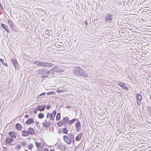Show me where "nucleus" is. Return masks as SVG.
I'll use <instances>...</instances> for the list:
<instances>
[{"mask_svg": "<svg viewBox=\"0 0 151 151\" xmlns=\"http://www.w3.org/2000/svg\"><path fill=\"white\" fill-rule=\"evenodd\" d=\"M35 143L37 148H39L41 145V143H38L36 141H35Z\"/></svg>", "mask_w": 151, "mask_h": 151, "instance_id": "nucleus-30", "label": "nucleus"}, {"mask_svg": "<svg viewBox=\"0 0 151 151\" xmlns=\"http://www.w3.org/2000/svg\"><path fill=\"white\" fill-rule=\"evenodd\" d=\"M67 134L69 137L70 139L72 140V142L73 143H74L75 142V140L74 139V136L73 134L72 133H69L68 134Z\"/></svg>", "mask_w": 151, "mask_h": 151, "instance_id": "nucleus-14", "label": "nucleus"}, {"mask_svg": "<svg viewBox=\"0 0 151 151\" xmlns=\"http://www.w3.org/2000/svg\"><path fill=\"white\" fill-rule=\"evenodd\" d=\"M34 122V120L32 118L28 119L25 122V124L29 125L33 123Z\"/></svg>", "mask_w": 151, "mask_h": 151, "instance_id": "nucleus-17", "label": "nucleus"}, {"mask_svg": "<svg viewBox=\"0 0 151 151\" xmlns=\"http://www.w3.org/2000/svg\"><path fill=\"white\" fill-rule=\"evenodd\" d=\"M33 147V145L32 144H30L28 145V147L29 150H31Z\"/></svg>", "mask_w": 151, "mask_h": 151, "instance_id": "nucleus-31", "label": "nucleus"}, {"mask_svg": "<svg viewBox=\"0 0 151 151\" xmlns=\"http://www.w3.org/2000/svg\"><path fill=\"white\" fill-rule=\"evenodd\" d=\"M73 73L75 75L80 77L85 78L87 77V74L79 67H76L73 69Z\"/></svg>", "mask_w": 151, "mask_h": 151, "instance_id": "nucleus-1", "label": "nucleus"}, {"mask_svg": "<svg viewBox=\"0 0 151 151\" xmlns=\"http://www.w3.org/2000/svg\"><path fill=\"white\" fill-rule=\"evenodd\" d=\"M50 151H54L53 150H50Z\"/></svg>", "mask_w": 151, "mask_h": 151, "instance_id": "nucleus-46", "label": "nucleus"}, {"mask_svg": "<svg viewBox=\"0 0 151 151\" xmlns=\"http://www.w3.org/2000/svg\"><path fill=\"white\" fill-rule=\"evenodd\" d=\"M69 123V117L68 116L63 117L62 120L57 123L59 127H60L63 125L66 126Z\"/></svg>", "mask_w": 151, "mask_h": 151, "instance_id": "nucleus-2", "label": "nucleus"}, {"mask_svg": "<svg viewBox=\"0 0 151 151\" xmlns=\"http://www.w3.org/2000/svg\"><path fill=\"white\" fill-rule=\"evenodd\" d=\"M71 108V107L70 106H66V108L67 109H70Z\"/></svg>", "mask_w": 151, "mask_h": 151, "instance_id": "nucleus-37", "label": "nucleus"}, {"mask_svg": "<svg viewBox=\"0 0 151 151\" xmlns=\"http://www.w3.org/2000/svg\"><path fill=\"white\" fill-rule=\"evenodd\" d=\"M53 65V64L51 63L45 62L44 66L52 67Z\"/></svg>", "mask_w": 151, "mask_h": 151, "instance_id": "nucleus-23", "label": "nucleus"}, {"mask_svg": "<svg viewBox=\"0 0 151 151\" xmlns=\"http://www.w3.org/2000/svg\"><path fill=\"white\" fill-rule=\"evenodd\" d=\"M21 146L20 145H17L15 147L16 148L17 150H19L21 148Z\"/></svg>", "mask_w": 151, "mask_h": 151, "instance_id": "nucleus-32", "label": "nucleus"}, {"mask_svg": "<svg viewBox=\"0 0 151 151\" xmlns=\"http://www.w3.org/2000/svg\"><path fill=\"white\" fill-rule=\"evenodd\" d=\"M28 132H29V134H30L31 135H33L34 134V131L32 128H29L28 129Z\"/></svg>", "mask_w": 151, "mask_h": 151, "instance_id": "nucleus-21", "label": "nucleus"}, {"mask_svg": "<svg viewBox=\"0 0 151 151\" xmlns=\"http://www.w3.org/2000/svg\"><path fill=\"white\" fill-rule=\"evenodd\" d=\"M150 115H151V112L150 113Z\"/></svg>", "mask_w": 151, "mask_h": 151, "instance_id": "nucleus-48", "label": "nucleus"}, {"mask_svg": "<svg viewBox=\"0 0 151 151\" xmlns=\"http://www.w3.org/2000/svg\"><path fill=\"white\" fill-rule=\"evenodd\" d=\"M8 23L11 28L12 29H14V27L13 25L12 24V22L11 21H8Z\"/></svg>", "mask_w": 151, "mask_h": 151, "instance_id": "nucleus-28", "label": "nucleus"}, {"mask_svg": "<svg viewBox=\"0 0 151 151\" xmlns=\"http://www.w3.org/2000/svg\"><path fill=\"white\" fill-rule=\"evenodd\" d=\"M25 116L26 118H28L29 117V115H26Z\"/></svg>", "mask_w": 151, "mask_h": 151, "instance_id": "nucleus-43", "label": "nucleus"}, {"mask_svg": "<svg viewBox=\"0 0 151 151\" xmlns=\"http://www.w3.org/2000/svg\"><path fill=\"white\" fill-rule=\"evenodd\" d=\"M34 113L35 114H37V111L35 110L34 111Z\"/></svg>", "mask_w": 151, "mask_h": 151, "instance_id": "nucleus-44", "label": "nucleus"}, {"mask_svg": "<svg viewBox=\"0 0 151 151\" xmlns=\"http://www.w3.org/2000/svg\"><path fill=\"white\" fill-rule=\"evenodd\" d=\"M112 15L109 14H108L107 17H106L105 18V21L109 22V23H111V22L112 20Z\"/></svg>", "mask_w": 151, "mask_h": 151, "instance_id": "nucleus-9", "label": "nucleus"}, {"mask_svg": "<svg viewBox=\"0 0 151 151\" xmlns=\"http://www.w3.org/2000/svg\"><path fill=\"white\" fill-rule=\"evenodd\" d=\"M7 151V150H5V151Z\"/></svg>", "mask_w": 151, "mask_h": 151, "instance_id": "nucleus-47", "label": "nucleus"}, {"mask_svg": "<svg viewBox=\"0 0 151 151\" xmlns=\"http://www.w3.org/2000/svg\"><path fill=\"white\" fill-rule=\"evenodd\" d=\"M56 111L55 110H54L52 114L49 113L47 115V118L50 119V120H53L55 118V116L56 114Z\"/></svg>", "mask_w": 151, "mask_h": 151, "instance_id": "nucleus-3", "label": "nucleus"}, {"mask_svg": "<svg viewBox=\"0 0 151 151\" xmlns=\"http://www.w3.org/2000/svg\"><path fill=\"white\" fill-rule=\"evenodd\" d=\"M3 64L4 65H5L6 67L8 66V65H7V64H6V63H3Z\"/></svg>", "mask_w": 151, "mask_h": 151, "instance_id": "nucleus-40", "label": "nucleus"}, {"mask_svg": "<svg viewBox=\"0 0 151 151\" xmlns=\"http://www.w3.org/2000/svg\"><path fill=\"white\" fill-rule=\"evenodd\" d=\"M50 124V120L48 121H47L46 120H45V121L43 123V126L45 127H48Z\"/></svg>", "mask_w": 151, "mask_h": 151, "instance_id": "nucleus-16", "label": "nucleus"}, {"mask_svg": "<svg viewBox=\"0 0 151 151\" xmlns=\"http://www.w3.org/2000/svg\"><path fill=\"white\" fill-rule=\"evenodd\" d=\"M4 150H5V149H7V148L6 147H4Z\"/></svg>", "mask_w": 151, "mask_h": 151, "instance_id": "nucleus-45", "label": "nucleus"}, {"mask_svg": "<svg viewBox=\"0 0 151 151\" xmlns=\"http://www.w3.org/2000/svg\"><path fill=\"white\" fill-rule=\"evenodd\" d=\"M58 72V71L57 70H56L55 71V68H52V69L50 70L49 71H47L45 72V73L47 74H50L51 76H54L55 75L54 74V73L55 72Z\"/></svg>", "mask_w": 151, "mask_h": 151, "instance_id": "nucleus-8", "label": "nucleus"}, {"mask_svg": "<svg viewBox=\"0 0 151 151\" xmlns=\"http://www.w3.org/2000/svg\"><path fill=\"white\" fill-rule=\"evenodd\" d=\"M0 61L1 63H3H3H4V60L1 58H0Z\"/></svg>", "mask_w": 151, "mask_h": 151, "instance_id": "nucleus-36", "label": "nucleus"}, {"mask_svg": "<svg viewBox=\"0 0 151 151\" xmlns=\"http://www.w3.org/2000/svg\"><path fill=\"white\" fill-rule=\"evenodd\" d=\"M27 143L26 142H23L21 143V144L22 146H25L26 145V143Z\"/></svg>", "mask_w": 151, "mask_h": 151, "instance_id": "nucleus-33", "label": "nucleus"}, {"mask_svg": "<svg viewBox=\"0 0 151 151\" xmlns=\"http://www.w3.org/2000/svg\"><path fill=\"white\" fill-rule=\"evenodd\" d=\"M81 127L80 121L78 120H77L75 125L76 130L77 132H79L80 131L81 129Z\"/></svg>", "mask_w": 151, "mask_h": 151, "instance_id": "nucleus-5", "label": "nucleus"}, {"mask_svg": "<svg viewBox=\"0 0 151 151\" xmlns=\"http://www.w3.org/2000/svg\"><path fill=\"white\" fill-rule=\"evenodd\" d=\"M62 131L63 133L67 134L68 132V130L65 127L63 129Z\"/></svg>", "mask_w": 151, "mask_h": 151, "instance_id": "nucleus-27", "label": "nucleus"}, {"mask_svg": "<svg viewBox=\"0 0 151 151\" xmlns=\"http://www.w3.org/2000/svg\"><path fill=\"white\" fill-rule=\"evenodd\" d=\"M46 93L45 92H43L41 94H40L38 98L40 97H42V98H44V97H45L46 96Z\"/></svg>", "mask_w": 151, "mask_h": 151, "instance_id": "nucleus-29", "label": "nucleus"}, {"mask_svg": "<svg viewBox=\"0 0 151 151\" xmlns=\"http://www.w3.org/2000/svg\"><path fill=\"white\" fill-rule=\"evenodd\" d=\"M15 127L19 131L22 128V126L21 125L17 123L15 125Z\"/></svg>", "mask_w": 151, "mask_h": 151, "instance_id": "nucleus-20", "label": "nucleus"}, {"mask_svg": "<svg viewBox=\"0 0 151 151\" xmlns=\"http://www.w3.org/2000/svg\"><path fill=\"white\" fill-rule=\"evenodd\" d=\"M45 105H39L38 106L37 108V111H39L41 112L43 111H44L45 109Z\"/></svg>", "mask_w": 151, "mask_h": 151, "instance_id": "nucleus-10", "label": "nucleus"}, {"mask_svg": "<svg viewBox=\"0 0 151 151\" xmlns=\"http://www.w3.org/2000/svg\"><path fill=\"white\" fill-rule=\"evenodd\" d=\"M34 63L37 65L39 66H45V62H40L37 61H35Z\"/></svg>", "mask_w": 151, "mask_h": 151, "instance_id": "nucleus-12", "label": "nucleus"}, {"mask_svg": "<svg viewBox=\"0 0 151 151\" xmlns=\"http://www.w3.org/2000/svg\"><path fill=\"white\" fill-rule=\"evenodd\" d=\"M44 114L41 113L38 114V117L39 119H41L44 117Z\"/></svg>", "mask_w": 151, "mask_h": 151, "instance_id": "nucleus-26", "label": "nucleus"}, {"mask_svg": "<svg viewBox=\"0 0 151 151\" xmlns=\"http://www.w3.org/2000/svg\"><path fill=\"white\" fill-rule=\"evenodd\" d=\"M13 141L14 139L10 138H7L5 139V142L7 144H10Z\"/></svg>", "mask_w": 151, "mask_h": 151, "instance_id": "nucleus-15", "label": "nucleus"}, {"mask_svg": "<svg viewBox=\"0 0 151 151\" xmlns=\"http://www.w3.org/2000/svg\"><path fill=\"white\" fill-rule=\"evenodd\" d=\"M35 123L36 124V125H37V126L38 127V123H39V122H38L37 121H35Z\"/></svg>", "mask_w": 151, "mask_h": 151, "instance_id": "nucleus-39", "label": "nucleus"}, {"mask_svg": "<svg viewBox=\"0 0 151 151\" xmlns=\"http://www.w3.org/2000/svg\"><path fill=\"white\" fill-rule=\"evenodd\" d=\"M61 92H63L62 90H61L60 91H57V92H58L59 93H61Z\"/></svg>", "mask_w": 151, "mask_h": 151, "instance_id": "nucleus-41", "label": "nucleus"}, {"mask_svg": "<svg viewBox=\"0 0 151 151\" xmlns=\"http://www.w3.org/2000/svg\"><path fill=\"white\" fill-rule=\"evenodd\" d=\"M9 135L13 138H15L17 137V133L12 131H10L8 133Z\"/></svg>", "mask_w": 151, "mask_h": 151, "instance_id": "nucleus-11", "label": "nucleus"}, {"mask_svg": "<svg viewBox=\"0 0 151 151\" xmlns=\"http://www.w3.org/2000/svg\"><path fill=\"white\" fill-rule=\"evenodd\" d=\"M63 139L65 142L68 145L70 144L72 142V140L70 139L69 137L66 135L63 136Z\"/></svg>", "mask_w": 151, "mask_h": 151, "instance_id": "nucleus-6", "label": "nucleus"}, {"mask_svg": "<svg viewBox=\"0 0 151 151\" xmlns=\"http://www.w3.org/2000/svg\"><path fill=\"white\" fill-rule=\"evenodd\" d=\"M137 99V102L138 105H140L141 100L142 99V96L141 94L138 93L136 94L135 95Z\"/></svg>", "mask_w": 151, "mask_h": 151, "instance_id": "nucleus-4", "label": "nucleus"}, {"mask_svg": "<svg viewBox=\"0 0 151 151\" xmlns=\"http://www.w3.org/2000/svg\"><path fill=\"white\" fill-rule=\"evenodd\" d=\"M76 120H77L76 119H73L70 120V121H69V126H70V125H72Z\"/></svg>", "mask_w": 151, "mask_h": 151, "instance_id": "nucleus-24", "label": "nucleus"}, {"mask_svg": "<svg viewBox=\"0 0 151 151\" xmlns=\"http://www.w3.org/2000/svg\"><path fill=\"white\" fill-rule=\"evenodd\" d=\"M83 135V134L82 133H81L78 135L75 138V140L77 141H79L81 139V137Z\"/></svg>", "mask_w": 151, "mask_h": 151, "instance_id": "nucleus-18", "label": "nucleus"}, {"mask_svg": "<svg viewBox=\"0 0 151 151\" xmlns=\"http://www.w3.org/2000/svg\"><path fill=\"white\" fill-rule=\"evenodd\" d=\"M53 93H54V92L53 91H52L51 92H48L47 93V95H50V94H52Z\"/></svg>", "mask_w": 151, "mask_h": 151, "instance_id": "nucleus-35", "label": "nucleus"}, {"mask_svg": "<svg viewBox=\"0 0 151 151\" xmlns=\"http://www.w3.org/2000/svg\"><path fill=\"white\" fill-rule=\"evenodd\" d=\"M60 119V113H58L56 115V120L57 121H58Z\"/></svg>", "mask_w": 151, "mask_h": 151, "instance_id": "nucleus-25", "label": "nucleus"}, {"mask_svg": "<svg viewBox=\"0 0 151 151\" xmlns=\"http://www.w3.org/2000/svg\"><path fill=\"white\" fill-rule=\"evenodd\" d=\"M1 26L3 29L6 31L8 33L9 32V31L8 29V27L7 26L4 24L1 23Z\"/></svg>", "mask_w": 151, "mask_h": 151, "instance_id": "nucleus-13", "label": "nucleus"}, {"mask_svg": "<svg viewBox=\"0 0 151 151\" xmlns=\"http://www.w3.org/2000/svg\"><path fill=\"white\" fill-rule=\"evenodd\" d=\"M29 135V132L27 130H23L22 131V135L23 137H27Z\"/></svg>", "mask_w": 151, "mask_h": 151, "instance_id": "nucleus-19", "label": "nucleus"}, {"mask_svg": "<svg viewBox=\"0 0 151 151\" xmlns=\"http://www.w3.org/2000/svg\"><path fill=\"white\" fill-rule=\"evenodd\" d=\"M0 7L2 9H3V6H2L1 4L0 3Z\"/></svg>", "mask_w": 151, "mask_h": 151, "instance_id": "nucleus-38", "label": "nucleus"}, {"mask_svg": "<svg viewBox=\"0 0 151 151\" xmlns=\"http://www.w3.org/2000/svg\"><path fill=\"white\" fill-rule=\"evenodd\" d=\"M46 107L47 110H49L50 108V105H48L46 106Z\"/></svg>", "mask_w": 151, "mask_h": 151, "instance_id": "nucleus-34", "label": "nucleus"}, {"mask_svg": "<svg viewBox=\"0 0 151 151\" xmlns=\"http://www.w3.org/2000/svg\"><path fill=\"white\" fill-rule=\"evenodd\" d=\"M44 151H49V150L47 148H45Z\"/></svg>", "mask_w": 151, "mask_h": 151, "instance_id": "nucleus-42", "label": "nucleus"}, {"mask_svg": "<svg viewBox=\"0 0 151 151\" xmlns=\"http://www.w3.org/2000/svg\"><path fill=\"white\" fill-rule=\"evenodd\" d=\"M11 62L13 64L15 68L16 69L18 70L19 68V66L18 63L14 58H13L11 60Z\"/></svg>", "mask_w": 151, "mask_h": 151, "instance_id": "nucleus-7", "label": "nucleus"}, {"mask_svg": "<svg viewBox=\"0 0 151 151\" xmlns=\"http://www.w3.org/2000/svg\"><path fill=\"white\" fill-rule=\"evenodd\" d=\"M122 84H123V83L121 82L119 83V85L121 87L122 89H124L126 90H128V88L126 86H125Z\"/></svg>", "mask_w": 151, "mask_h": 151, "instance_id": "nucleus-22", "label": "nucleus"}]
</instances>
